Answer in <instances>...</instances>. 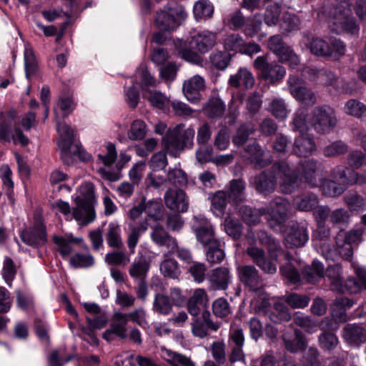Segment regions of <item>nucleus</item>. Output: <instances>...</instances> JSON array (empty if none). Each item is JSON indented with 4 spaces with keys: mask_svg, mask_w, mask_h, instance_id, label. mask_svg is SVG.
<instances>
[{
    "mask_svg": "<svg viewBox=\"0 0 366 366\" xmlns=\"http://www.w3.org/2000/svg\"><path fill=\"white\" fill-rule=\"evenodd\" d=\"M362 230L353 229L349 232L341 231L336 237L338 253L345 259H350L353 254L354 247L362 241Z\"/></svg>",
    "mask_w": 366,
    "mask_h": 366,
    "instance_id": "ddd939ff",
    "label": "nucleus"
},
{
    "mask_svg": "<svg viewBox=\"0 0 366 366\" xmlns=\"http://www.w3.org/2000/svg\"><path fill=\"white\" fill-rule=\"evenodd\" d=\"M336 124L335 112L329 107L316 108L310 118H307L305 111L299 110L293 119L295 129L301 132L307 131L310 127L318 132H325L333 128Z\"/></svg>",
    "mask_w": 366,
    "mask_h": 366,
    "instance_id": "f03ea898",
    "label": "nucleus"
},
{
    "mask_svg": "<svg viewBox=\"0 0 366 366\" xmlns=\"http://www.w3.org/2000/svg\"><path fill=\"white\" fill-rule=\"evenodd\" d=\"M357 280L350 278L343 285L340 279V267L338 265L329 267L326 275L334 286V288L340 292H348L357 293L362 289L366 290V269L357 263L352 264Z\"/></svg>",
    "mask_w": 366,
    "mask_h": 366,
    "instance_id": "20e7f679",
    "label": "nucleus"
},
{
    "mask_svg": "<svg viewBox=\"0 0 366 366\" xmlns=\"http://www.w3.org/2000/svg\"><path fill=\"white\" fill-rule=\"evenodd\" d=\"M117 152L114 144L108 142L99 147L97 162L107 167H111L117 160Z\"/></svg>",
    "mask_w": 366,
    "mask_h": 366,
    "instance_id": "c756f323",
    "label": "nucleus"
},
{
    "mask_svg": "<svg viewBox=\"0 0 366 366\" xmlns=\"http://www.w3.org/2000/svg\"><path fill=\"white\" fill-rule=\"evenodd\" d=\"M247 240L249 244H251V246L247 249V254L257 264V265L267 273H275L277 271L276 262L277 257L276 251L279 248V244L265 232L261 231L258 233V241L261 244L269 246V253L270 259H269L265 258L264 252L262 249L252 246L253 243H255L257 241L254 238L253 233L249 232L248 234Z\"/></svg>",
    "mask_w": 366,
    "mask_h": 366,
    "instance_id": "7ed1b4c3",
    "label": "nucleus"
},
{
    "mask_svg": "<svg viewBox=\"0 0 366 366\" xmlns=\"http://www.w3.org/2000/svg\"><path fill=\"white\" fill-rule=\"evenodd\" d=\"M16 275V269L14 262L11 258L6 257L2 269V277L5 282L9 285H11V282Z\"/></svg>",
    "mask_w": 366,
    "mask_h": 366,
    "instance_id": "bf43d9fd",
    "label": "nucleus"
},
{
    "mask_svg": "<svg viewBox=\"0 0 366 366\" xmlns=\"http://www.w3.org/2000/svg\"><path fill=\"white\" fill-rule=\"evenodd\" d=\"M106 239L107 244L111 247L120 249L123 247L121 227L117 222H112L109 224Z\"/></svg>",
    "mask_w": 366,
    "mask_h": 366,
    "instance_id": "473e14b6",
    "label": "nucleus"
},
{
    "mask_svg": "<svg viewBox=\"0 0 366 366\" xmlns=\"http://www.w3.org/2000/svg\"><path fill=\"white\" fill-rule=\"evenodd\" d=\"M143 97L147 99L152 107L164 110L169 107V100L162 93L145 90Z\"/></svg>",
    "mask_w": 366,
    "mask_h": 366,
    "instance_id": "e433bc0d",
    "label": "nucleus"
},
{
    "mask_svg": "<svg viewBox=\"0 0 366 366\" xmlns=\"http://www.w3.org/2000/svg\"><path fill=\"white\" fill-rule=\"evenodd\" d=\"M239 277L251 290H256L259 284L258 271L252 266H242L238 268Z\"/></svg>",
    "mask_w": 366,
    "mask_h": 366,
    "instance_id": "cd10ccee",
    "label": "nucleus"
},
{
    "mask_svg": "<svg viewBox=\"0 0 366 366\" xmlns=\"http://www.w3.org/2000/svg\"><path fill=\"white\" fill-rule=\"evenodd\" d=\"M297 175L291 174V169L287 163L275 164L272 172H263L254 179L256 189L262 193L271 192L274 184L279 182L281 190L285 193H290L295 188Z\"/></svg>",
    "mask_w": 366,
    "mask_h": 366,
    "instance_id": "f257e3e1",
    "label": "nucleus"
},
{
    "mask_svg": "<svg viewBox=\"0 0 366 366\" xmlns=\"http://www.w3.org/2000/svg\"><path fill=\"white\" fill-rule=\"evenodd\" d=\"M340 181L339 183L332 181L326 180L322 184V192L327 196H336L342 193L345 189L344 184L346 183H357L360 184L366 182V176L358 177L356 173L351 172L347 169L340 173L339 177H335Z\"/></svg>",
    "mask_w": 366,
    "mask_h": 366,
    "instance_id": "9b49d317",
    "label": "nucleus"
},
{
    "mask_svg": "<svg viewBox=\"0 0 366 366\" xmlns=\"http://www.w3.org/2000/svg\"><path fill=\"white\" fill-rule=\"evenodd\" d=\"M228 196L224 191L217 192L212 199V211L217 217H221L224 212Z\"/></svg>",
    "mask_w": 366,
    "mask_h": 366,
    "instance_id": "79ce46f5",
    "label": "nucleus"
},
{
    "mask_svg": "<svg viewBox=\"0 0 366 366\" xmlns=\"http://www.w3.org/2000/svg\"><path fill=\"white\" fill-rule=\"evenodd\" d=\"M128 322V315L121 312H116L112 317V322L110 328L103 333V338L108 342L114 340V335H117L121 339H125L127 337L126 325Z\"/></svg>",
    "mask_w": 366,
    "mask_h": 366,
    "instance_id": "6ab92c4d",
    "label": "nucleus"
},
{
    "mask_svg": "<svg viewBox=\"0 0 366 366\" xmlns=\"http://www.w3.org/2000/svg\"><path fill=\"white\" fill-rule=\"evenodd\" d=\"M181 125L173 130H169L163 137L162 144L164 149L172 157H177L180 151L194 138L195 131L189 127L185 129L182 134Z\"/></svg>",
    "mask_w": 366,
    "mask_h": 366,
    "instance_id": "6e6552de",
    "label": "nucleus"
},
{
    "mask_svg": "<svg viewBox=\"0 0 366 366\" xmlns=\"http://www.w3.org/2000/svg\"><path fill=\"white\" fill-rule=\"evenodd\" d=\"M294 321L296 325L302 327L308 333H314L317 330V324L312 321L309 317L302 315L296 314Z\"/></svg>",
    "mask_w": 366,
    "mask_h": 366,
    "instance_id": "0e129e2a",
    "label": "nucleus"
},
{
    "mask_svg": "<svg viewBox=\"0 0 366 366\" xmlns=\"http://www.w3.org/2000/svg\"><path fill=\"white\" fill-rule=\"evenodd\" d=\"M192 225L197 241L204 247L211 244H217V239L214 237V231L210 222L204 217L195 216Z\"/></svg>",
    "mask_w": 366,
    "mask_h": 366,
    "instance_id": "dca6fc26",
    "label": "nucleus"
},
{
    "mask_svg": "<svg viewBox=\"0 0 366 366\" xmlns=\"http://www.w3.org/2000/svg\"><path fill=\"white\" fill-rule=\"evenodd\" d=\"M350 9L347 1H342L332 9L328 16L329 24L336 33L345 31L355 34L359 28L352 18H350Z\"/></svg>",
    "mask_w": 366,
    "mask_h": 366,
    "instance_id": "423d86ee",
    "label": "nucleus"
},
{
    "mask_svg": "<svg viewBox=\"0 0 366 366\" xmlns=\"http://www.w3.org/2000/svg\"><path fill=\"white\" fill-rule=\"evenodd\" d=\"M268 48L279 57L282 62H287L291 68H295L300 63L297 56L290 47L285 46L280 35L270 37Z\"/></svg>",
    "mask_w": 366,
    "mask_h": 366,
    "instance_id": "2eb2a0df",
    "label": "nucleus"
},
{
    "mask_svg": "<svg viewBox=\"0 0 366 366\" xmlns=\"http://www.w3.org/2000/svg\"><path fill=\"white\" fill-rule=\"evenodd\" d=\"M206 316H209L208 311L202 312L204 320L202 321L199 318L195 317L191 323L192 334L198 337H204L207 335V327L206 322Z\"/></svg>",
    "mask_w": 366,
    "mask_h": 366,
    "instance_id": "3c124183",
    "label": "nucleus"
},
{
    "mask_svg": "<svg viewBox=\"0 0 366 366\" xmlns=\"http://www.w3.org/2000/svg\"><path fill=\"white\" fill-rule=\"evenodd\" d=\"M224 109L222 102L218 99H210L204 108L205 114L209 117H220Z\"/></svg>",
    "mask_w": 366,
    "mask_h": 366,
    "instance_id": "5fc2aeb1",
    "label": "nucleus"
},
{
    "mask_svg": "<svg viewBox=\"0 0 366 366\" xmlns=\"http://www.w3.org/2000/svg\"><path fill=\"white\" fill-rule=\"evenodd\" d=\"M283 340L286 349L292 352L304 350L306 347V342L300 331H295L294 338L292 340H290L287 335H284Z\"/></svg>",
    "mask_w": 366,
    "mask_h": 366,
    "instance_id": "a19ab883",
    "label": "nucleus"
},
{
    "mask_svg": "<svg viewBox=\"0 0 366 366\" xmlns=\"http://www.w3.org/2000/svg\"><path fill=\"white\" fill-rule=\"evenodd\" d=\"M208 247L207 259L209 262L214 264L223 260L224 254L222 249L219 248V242L218 241H217V244H211Z\"/></svg>",
    "mask_w": 366,
    "mask_h": 366,
    "instance_id": "680f3d73",
    "label": "nucleus"
},
{
    "mask_svg": "<svg viewBox=\"0 0 366 366\" xmlns=\"http://www.w3.org/2000/svg\"><path fill=\"white\" fill-rule=\"evenodd\" d=\"M216 34L208 30H204L194 34L189 41V47L200 53H206L216 43Z\"/></svg>",
    "mask_w": 366,
    "mask_h": 366,
    "instance_id": "4be33fe9",
    "label": "nucleus"
},
{
    "mask_svg": "<svg viewBox=\"0 0 366 366\" xmlns=\"http://www.w3.org/2000/svg\"><path fill=\"white\" fill-rule=\"evenodd\" d=\"M343 337L350 345H358L366 341V332L361 326L347 325L344 329Z\"/></svg>",
    "mask_w": 366,
    "mask_h": 366,
    "instance_id": "2f4dec72",
    "label": "nucleus"
},
{
    "mask_svg": "<svg viewBox=\"0 0 366 366\" xmlns=\"http://www.w3.org/2000/svg\"><path fill=\"white\" fill-rule=\"evenodd\" d=\"M147 131L145 122L141 119H136L132 123L127 135L129 139L132 140H142L147 135Z\"/></svg>",
    "mask_w": 366,
    "mask_h": 366,
    "instance_id": "c03bdc74",
    "label": "nucleus"
},
{
    "mask_svg": "<svg viewBox=\"0 0 366 366\" xmlns=\"http://www.w3.org/2000/svg\"><path fill=\"white\" fill-rule=\"evenodd\" d=\"M204 87V79L199 75H194L184 82L182 89L186 99L196 104L201 99L200 92Z\"/></svg>",
    "mask_w": 366,
    "mask_h": 366,
    "instance_id": "aec40b11",
    "label": "nucleus"
},
{
    "mask_svg": "<svg viewBox=\"0 0 366 366\" xmlns=\"http://www.w3.org/2000/svg\"><path fill=\"white\" fill-rule=\"evenodd\" d=\"M344 110L348 115L355 117H362L366 115V107L355 99H350L347 102Z\"/></svg>",
    "mask_w": 366,
    "mask_h": 366,
    "instance_id": "8fccbe9b",
    "label": "nucleus"
},
{
    "mask_svg": "<svg viewBox=\"0 0 366 366\" xmlns=\"http://www.w3.org/2000/svg\"><path fill=\"white\" fill-rule=\"evenodd\" d=\"M172 307L169 298L162 294L156 295L153 302V310L155 312L167 315L172 311Z\"/></svg>",
    "mask_w": 366,
    "mask_h": 366,
    "instance_id": "49530a36",
    "label": "nucleus"
},
{
    "mask_svg": "<svg viewBox=\"0 0 366 366\" xmlns=\"http://www.w3.org/2000/svg\"><path fill=\"white\" fill-rule=\"evenodd\" d=\"M299 132L302 136L295 139V152L299 156L304 157L312 154L315 149V144L313 140L307 136H305V132Z\"/></svg>",
    "mask_w": 366,
    "mask_h": 366,
    "instance_id": "72a5a7b5",
    "label": "nucleus"
},
{
    "mask_svg": "<svg viewBox=\"0 0 366 366\" xmlns=\"http://www.w3.org/2000/svg\"><path fill=\"white\" fill-rule=\"evenodd\" d=\"M214 315L217 317H227L231 312L228 302L224 298L216 300L212 304Z\"/></svg>",
    "mask_w": 366,
    "mask_h": 366,
    "instance_id": "052dcab7",
    "label": "nucleus"
},
{
    "mask_svg": "<svg viewBox=\"0 0 366 366\" xmlns=\"http://www.w3.org/2000/svg\"><path fill=\"white\" fill-rule=\"evenodd\" d=\"M230 55L223 52H217L210 56L211 64L217 69H224L227 67Z\"/></svg>",
    "mask_w": 366,
    "mask_h": 366,
    "instance_id": "774afa93",
    "label": "nucleus"
},
{
    "mask_svg": "<svg viewBox=\"0 0 366 366\" xmlns=\"http://www.w3.org/2000/svg\"><path fill=\"white\" fill-rule=\"evenodd\" d=\"M179 55L187 61L197 64L200 62L201 57L196 52L188 49V44L182 39H177L174 42Z\"/></svg>",
    "mask_w": 366,
    "mask_h": 366,
    "instance_id": "58836bf2",
    "label": "nucleus"
},
{
    "mask_svg": "<svg viewBox=\"0 0 366 366\" xmlns=\"http://www.w3.org/2000/svg\"><path fill=\"white\" fill-rule=\"evenodd\" d=\"M352 305L353 302L347 298L337 300L332 307L333 318L339 322L346 321L345 310L350 308Z\"/></svg>",
    "mask_w": 366,
    "mask_h": 366,
    "instance_id": "4c0bfd02",
    "label": "nucleus"
},
{
    "mask_svg": "<svg viewBox=\"0 0 366 366\" xmlns=\"http://www.w3.org/2000/svg\"><path fill=\"white\" fill-rule=\"evenodd\" d=\"M246 152L248 153V158L256 166L263 167L265 164V163L262 162V159L265 154L259 149L257 144H253L247 148Z\"/></svg>",
    "mask_w": 366,
    "mask_h": 366,
    "instance_id": "338daca9",
    "label": "nucleus"
},
{
    "mask_svg": "<svg viewBox=\"0 0 366 366\" xmlns=\"http://www.w3.org/2000/svg\"><path fill=\"white\" fill-rule=\"evenodd\" d=\"M309 236L305 227L294 226L285 237L286 244L289 247H302L308 240Z\"/></svg>",
    "mask_w": 366,
    "mask_h": 366,
    "instance_id": "b1692460",
    "label": "nucleus"
},
{
    "mask_svg": "<svg viewBox=\"0 0 366 366\" xmlns=\"http://www.w3.org/2000/svg\"><path fill=\"white\" fill-rule=\"evenodd\" d=\"M230 280L229 272L227 268H218L213 271L210 281L215 288L225 290Z\"/></svg>",
    "mask_w": 366,
    "mask_h": 366,
    "instance_id": "ea45409f",
    "label": "nucleus"
},
{
    "mask_svg": "<svg viewBox=\"0 0 366 366\" xmlns=\"http://www.w3.org/2000/svg\"><path fill=\"white\" fill-rule=\"evenodd\" d=\"M223 227L225 232L234 239L238 238L242 232V225L238 220L231 216L227 217L224 222Z\"/></svg>",
    "mask_w": 366,
    "mask_h": 366,
    "instance_id": "603ef678",
    "label": "nucleus"
},
{
    "mask_svg": "<svg viewBox=\"0 0 366 366\" xmlns=\"http://www.w3.org/2000/svg\"><path fill=\"white\" fill-rule=\"evenodd\" d=\"M149 265L145 259L135 261L131 265L129 274L133 278H143L147 273Z\"/></svg>",
    "mask_w": 366,
    "mask_h": 366,
    "instance_id": "6e6d98bb",
    "label": "nucleus"
},
{
    "mask_svg": "<svg viewBox=\"0 0 366 366\" xmlns=\"http://www.w3.org/2000/svg\"><path fill=\"white\" fill-rule=\"evenodd\" d=\"M254 68L260 72L261 76L274 84L282 79L286 71L284 67L277 64H269L266 56H257L254 61Z\"/></svg>",
    "mask_w": 366,
    "mask_h": 366,
    "instance_id": "4468645a",
    "label": "nucleus"
},
{
    "mask_svg": "<svg viewBox=\"0 0 366 366\" xmlns=\"http://www.w3.org/2000/svg\"><path fill=\"white\" fill-rule=\"evenodd\" d=\"M151 238L157 244L166 246L171 251L177 247L176 240L170 237L162 226L157 225L152 227Z\"/></svg>",
    "mask_w": 366,
    "mask_h": 366,
    "instance_id": "7c9ffc66",
    "label": "nucleus"
},
{
    "mask_svg": "<svg viewBox=\"0 0 366 366\" xmlns=\"http://www.w3.org/2000/svg\"><path fill=\"white\" fill-rule=\"evenodd\" d=\"M290 208L289 202L280 197L275 199L270 203L265 214L270 227L274 230L277 232L282 231Z\"/></svg>",
    "mask_w": 366,
    "mask_h": 366,
    "instance_id": "f8f14e48",
    "label": "nucleus"
},
{
    "mask_svg": "<svg viewBox=\"0 0 366 366\" xmlns=\"http://www.w3.org/2000/svg\"><path fill=\"white\" fill-rule=\"evenodd\" d=\"M229 84L232 86L249 89L254 85V78L247 69L240 68L235 74L230 76Z\"/></svg>",
    "mask_w": 366,
    "mask_h": 366,
    "instance_id": "c85d7f7f",
    "label": "nucleus"
},
{
    "mask_svg": "<svg viewBox=\"0 0 366 366\" xmlns=\"http://www.w3.org/2000/svg\"><path fill=\"white\" fill-rule=\"evenodd\" d=\"M156 85L155 79L148 72L144 65H141L137 70L133 79L132 84L125 89V101L127 104L135 108L139 103V93L137 91L138 86L142 87L143 92L147 90V86H154Z\"/></svg>",
    "mask_w": 366,
    "mask_h": 366,
    "instance_id": "1a4fd4ad",
    "label": "nucleus"
},
{
    "mask_svg": "<svg viewBox=\"0 0 366 366\" xmlns=\"http://www.w3.org/2000/svg\"><path fill=\"white\" fill-rule=\"evenodd\" d=\"M149 223L147 220L140 222L135 224L129 223V232L127 236V245L132 254L134 253L135 247L139 242L141 234L144 233L148 228Z\"/></svg>",
    "mask_w": 366,
    "mask_h": 366,
    "instance_id": "bb28decb",
    "label": "nucleus"
},
{
    "mask_svg": "<svg viewBox=\"0 0 366 366\" xmlns=\"http://www.w3.org/2000/svg\"><path fill=\"white\" fill-rule=\"evenodd\" d=\"M144 204V211L146 212L148 217L154 220L160 219L162 217V205L160 202L154 200L146 201L145 198L142 199Z\"/></svg>",
    "mask_w": 366,
    "mask_h": 366,
    "instance_id": "09e8293b",
    "label": "nucleus"
},
{
    "mask_svg": "<svg viewBox=\"0 0 366 366\" xmlns=\"http://www.w3.org/2000/svg\"><path fill=\"white\" fill-rule=\"evenodd\" d=\"M208 296L203 289H196L192 292L187 302V310L189 313L194 317L199 315L202 310L208 305Z\"/></svg>",
    "mask_w": 366,
    "mask_h": 366,
    "instance_id": "5701e85b",
    "label": "nucleus"
},
{
    "mask_svg": "<svg viewBox=\"0 0 366 366\" xmlns=\"http://www.w3.org/2000/svg\"><path fill=\"white\" fill-rule=\"evenodd\" d=\"M54 242L58 246L59 251L63 257H67L71 252L72 249L69 244L70 243L79 244L87 248L81 237H74L71 234H66L64 237L54 236Z\"/></svg>",
    "mask_w": 366,
    "mask_h": 366,
    "instance_id": "a878e982",
    "label": "nucleus"
},
{
    "mask_svg": "<svg viewBox=\"0 0 366 366\" xmlns=\"http://www.w3.org/2000/svg\"><path fill=\"white\" fill-rule=\"evenodd\" d=\"M244 41L237 34H231L224 40V47L228 51L239 52L243 48Z\"/></svg>",
    "mask_w": 366,
    "mask_h": 366,
    "instance_id": "e2e57ef3",
    "label": "nucleus"
},
{
    "mask_svg": "<svg viewBox=\"0 0 366 366\" xmlns=\"http://www.w3.org/2000/svg\"><path fill=\"white\" fill-rule=\"evenodd\" d=\"M24 242L29 245H39L44 243L46 240L45 229L41 224H37L32 229L24 231L21 234Z\"/></svg>",
    "mask_w": 366,
    "mask_h": 366,
    "instance_id": "393cba45",
    "label": "nucleus"
},
{
    "mask_svg": "<svg viewBox=\"0 0 366 366\" xmlns=\"http://www.w3.org/2000/svg\"><path fill=\"white\" fill-rule=\"evenodd\" d=\"M24 66L26 76L29 79L37 69V62L33 49L29 45L25 46L24 49Z\"/></svg>",
    "mask_w": 366,
    "mask_h": 366,
    "instance_id": "37998d69",
    "label": "nucleus"
},
{
    "mask_svg": "<svg viewBox=\"0 0 366 366\" xmlns=\"http://www.w3.org/2000/svg\"><path fill=\"white\" fill-rule=\"evenodd\" d=\"M15 117V112L11 111L0 122V142H12L14 144L25 147L29 143V140L20 129L13 127Z\"/></svg>",
    "mask_w": 366,
    "mask_h": 366,
    "instance_id": "9d476101",
    "label": "nucleus"
},
{
    "mask_svg": "<svg viewBox=\"0 0 366 366\" xmlns=\"http://www.w3.org/2000/svg\"><path fill=\"white\" fill-rule=\"evenodd\" d=\"M245 185L241 180H234L230 182L228 189V198L232 200L234 203L237 204L243 199V192Z\"/></svg>",
    "mask_w": 366,
    "mask_h": 366,
    "instance_id": "de8ad7c7",
    "label": "nucleus"
},
{
    "mask_svg": "<svg viewBox=\"0 0 366 366\" xmlns=\"http://www.w3.org/2000/svg\"><path fill=\"white\" fill-rule=\"evenodd\" d=\"M75 204L72 208V219H75L81 226H85L96 219L94 204L81 202V199H74Z\"/></svg>",
    "mask_w": 366,
    "mask_h": 366,
    "instance_id": "f3484780",
    "label": "nucleus"
},
{
    "mask_svg": "<svg viewBox=\"0 0 366 366\" xmlns=\"http://www.w3.org/2000/svg\"><path fill=\"white\" fill-rule=\"evenodd\" d=\"M161 356L172 366H194L189 357L165 348L162 349Z\"/></svg>",
    "mask_w": 366,
    "mask_h": 366,
    "instance_id": "f704fd0d",
    "label": "nucleus"
},
{
    "mask_svg": "<svg viewBox=\"0 0 366 366\" xmlns=\"http://www.w3.org/2000/svg\"><path fill=\"white\" fill-rule=\"evenodd\" d=\"M94 187L90 182L81 184L74 199H81V202L95 204L97 199L94 196Z\"/></svg>",
    "mask_w": 366,
    "mask_h": 366,
    "instance_id": "a18cd8bd",
    "label": "nucleus"
},
{
    "mask_svg": "<svg viewBox=\"0 0 366 366\" xmlns=\"http://www.w3.org/2000/svg\"><path fill=\"white\" fill-rule=\"evenodd\" d=\"M94 259L89 254H76L70 259V264L74 267H86L93 265Z\"/></svg>",
    "mask_w": 366,
    "mask_h": 366,
    "instance_id": "69168bd1",
    "label": "nucleus"
},
{
    "mask_svg": "<svg viewBox=\"0 0 366 366\" xmlns=\"http://www.w3.org/2000/svg\"><path fill=\"white\" fill-rule=\"evenodd\" d=\"M164 199L165 205L170 210L177 212H184L188 209V197L181 189H169L167 190Z\"/></svg>",
    "mask_w": 366,
    "mask_h": 366,
    "instance_id": "a211bd4d",
    "label": "nucleus"
},
{
    "mask_svg": "<svg viewBox=\"0 0 366 366\" xmlns=\"http://www.w3.org/2000/svg\"><path fill=\"white\" fill-rule=\"evenodd\" d=\"M75 106L76 104L72 96L68 95L62 97L57 102L56 107L54 109V112L56 115H57L59 110H60L64 117L70 114L74 109Z\"/></svg>",
    "mask_w": 366,
    "mask_h": 366,
    "instance_id": "864d4df0",
    "label": "nucleus"
},
{
    "mask_svg": "<svg viewBox=\"0 0 366 366\" xmlns=\"http://www.w3.org/2000/svg\"><path fill=\"white\" fill-rule=\"evenodd\" d=\"M312 53L317 56H327L330 54V47L322 39L315 38L310 45Z\"/></svg>",
    "mask_w": 366,
    "mask_h": 366,
    "instance_id": "13d9d810",
    "label": "nucleus"
},
{
    "mask_svg": "<svg viewBox=\"0 0 366 366\" xmlns=\"http://www.w3.org/2000/svg\"><path fill=\"white\" fill-rule=\"evenodd\" d=\"M288 86L291 94L297 100L305 104L314 102L313 93L305 86V83L302 79L295 76H290L288 79Z\"/></svg>",
    "mask_w": 366,
    "mask_h": 366,
    "instance_id": "412c9836",
    "label": "nucleus"
},
{
    "mask_svg": "<svg viewBox=\"0 0 366 366\" xmlns=\"http://www.w3.org/2000/svg\"><path fill=\"white\" fill-rule=\"evenodd\" d=\"M213 5L208 0H199L193 6V13L197 21L205 20L212 16Z\"/></svg>",
    "mask_w": 366,
    "mask_h": 366,
    "instance_id": "c9c22d12",
    "label": "nucleus"
},
{
    "mask_svg": "<svg viewBox=\"0 0 366 366\" xmlns=\"http://www.w3.org/2000/svg\"><path fill=\"white\" fill-rule=\"evenodd\" d=\"M239 213L244 219L249 224H255L258 223L260 220V217L262 215V213L259 209H252L247 207H242L239 209Z\"/></svg>",
    "mask_w": 366,
    "mask_h": 366,
    "instance_id": "4d7b16f0",
    "label": "nucleus"
},
{
    "mask_svg": "<svg viewBox=\"0 0 366 366\" xmlns=\"http://www.w3.org/2000/svg\"><path fill=\"white\" fill-rule=\"evenodd\" d=\"M186 18L184 9L172 3L157 12L154 24L160 31L171 32L176 30Z\"/></svg>",
    "mask_w": 366,
    "mask_h": 366,
    "instance_id": "39448f33",
    "label": "nucleus"
},
{
    "mask_svg": "<svg viewBox=\"0 0 366 366\" xmlns=\"http://www.w3.org/2000/svg\"><path fill=\"white\" fill-rule=\"evenodd\" d=\"M58 147L61 151L62 160L67 164H72L80 152V147L74 139L73 130L64 123H58Z\"/></svg>",
    "mask_w": 366,
    "mask_h": 366,
    "instance_id": "0eeeda50",
    "label": "nucleus"
}]
</instances>
